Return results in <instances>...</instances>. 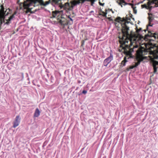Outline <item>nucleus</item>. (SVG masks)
Masks as SVG:
<instances>
[{"instance_id":"f257e3e1","label":"nucleus","mask_w":158,"mask_h":158,"mask_svg":"<svg viewBox=\"0 0 158 158\" xmlns=\"http://www.w3.org/2000/svg\"><path fill=\"white\" fill-rule=\"evenodd\" d=\"M118 20L122 23L121 25L122 37V38L119 37V38L121 40L120 41L121 44L125 45L124 48L127 56H125L124 60L121 62V64L124 66L126 63L127 61V59H128L130 57H132L131 52L134 51V49L136 52L137 57L139 59L142 57L145 52L143 48H139L137 50H135V49L138 47L137 45H133V48H131V46L133 45V44L135 43L136 42L138 37L132 31L129 32L130 30L128 25L130 23L129 22L126 20L124 18L122 19L119 17L117 19L116 21Z\"/></svg>"},{"instance_id":"f03ea898","label":"nucleus","mask_w":158,"mask_h":158,"mask_svg":"<svg viewBox=\"0 0 158 158\" xmlns=\"http://www.w3.org/2000/svg\"><path fill=\"white\" fill-rule=\"evenodd\" d=\"M63 11H56L52 12V17H57L58 18V22L62 26H65L67 25H71L73 23V21L72 19L69 16L68 18L70 19V20L68 21L64 18L62 17ZM51 18H52L51 17Z\"/></svg>"},{"instance_id":"7ed1b4c3","label":"nucleus","mask_w":158,"mask_h":158,"mask_svg":"<svg viewBox=\"0 0 158 158\" xmlns=\"http://www.w3.org/2000/svg\"><path fill=\"white\" fill-rule=\"evenodd\" d=\"M6 11H4V8L2 6H1V9H0V26L3 23L4 24H8L10 23V21L14 18V15L16 14L15 13L14 14L11 16L7 19H5V15L6 14L7 15L8 12L6 14Z\"/></svg>"},{"instance_id":"20e7f679","label":"nucleus","mask_w":158,"mask_h":158,"mask_svg":"<svg viewBox=\"0 0 158 158\" xmlns=\"http://www.w3.org/2000/svg\"><path fill=\"white\" fill-rule=\"evenodd\" d=\"M38 2L41 5L46 6L48 5L49 2V1L47 2L46 3H44L43 0H27V1L25 2L23 4V6L25 8H27V10L28 12L30 11L32 8H30V7L31 5H34V3Z\"/></svg>"},{"instance_id":"39448f33","label":"nucleus","mask_w":158,"mask_h":158,"mask_svg":"<svg viewBox=\"0 0 158 158\" xmlns=\"http://www.w3.org/2000/svg\"><path fill=\"white\" fill-rule=\"evenodd\" d=\"M153 4H155V6H158V0H149L147 2V5H143L142 6L147 9H151L152 6H150V5Z\"/></svg>"},{"instance_id":"423d86ee","label":"nucleus","mask_w":158,"mask_h":158,"mask_svg":"<svg viewBox=\"0 0 158 158\" xmlns=\"http://www.w3.org/2000/svg\"><path fill=\"white\" fill-rule=\"evenodd\" d=\"M113 55L111 53L109 57L103 61V65L105 66H107L108 64L113 60Z\"/></svg>"},{"instance_id":"0eeeda50","label":"nucleus","mask_w":158,"mask_h":158,"mask_svg":"<svg viewBox=\"0 0 158 158\" xmlns=\"http://www.w3.org/2000/svg\"><path fill=\"white\" fill-rule=\"evenodd\" d=\"M59 6L61 8H63L64 9H66L69 10H72L73 7L72 4L69 3H65L64 5H60Z\"/></svg>"},{"instance_id":"6e6552de","label":"nucleus","mask_w":158,"mask_h":158,"mask_svg":"<svg viewBox=\"0 0 158 158\" xmlns=\"http://www.w3.org/2000/svg\"><path fill=\"white\" fill-rule=\"evenodd\" d=\"M20 118L19 115L17 116L15 121L14 122V125L13 126V127L15 128L16 127L19 126V123L20 122Z\"/></svg>"},{"instance_id":"1a4fd4ad","label":"nucleus","mask_w":158,"mask_h":158,"mask_svg":"<svg viewBox=\"0 0 158 158\" xmlns=\"http://www.w3.org/2000/svg\"><path fill=\"white\" fill-rule=\"evenodd\" d=\"M116 2L119 5H120L122 7H123L122 5H125L127 4L131 5V4H129L126 2L124 0H119V1H117Z\"/></svg>"},{"instance_id":"9d476101","label":"nucleus","mask_w":158,"mask_h":158,"mask_svg":"<svg viewBox=\"0 0 158 158\" xmlns=\"http://www.w3.org/2000/svg\"><path fill=\"white\" fill-rule=\"evenodd\" d=\"M157 65H158V61H154L153 63L154 69L153 72L154 73H156L157 72V67L156 66Z\"/></svg>"},{"instance_id":"9b49d317","label":"nucleus","mask_w":158,"mask_h":158,"mask_svg":"<svg viewBox=\"0 0 158 158\" xmlns=\"http://www.w3.org/2000/svg\"><path fill=\"white\" fill-rule=\"evenodd\" d=\"M40 112L38 108H36L35 111L34 116L35 117H38L40 114Z\"/></svg>"},{"instance_id":"f8f14e48","label":"nucleus","mask_w":158,"mask_h":158,"mask_svg":"<svg viewBox=\"0 0 158 158\" xmlns=\"http://www.w3.org/2000/svg\"><path fill=\"white\" fill-rule=\"evenodd\" d=\"M140 63V61H138L137 62L135 63V64L134 65H133L131 66L130 67V69H132L134 68L135 67H136L137 66H138Z\"/></svg>"},{"instance_id":"ddd939ff","label":"nucleus","mask_w":158,"mask_h":158,"mask_svg":"<svg viewBox=\"0 0 158 158\" xmlns=\"http://www.w3.org/2000/svg\"><path fill=\"white\" fill-rule=\"evenodd\" d=\"M148 19H149V24L148 25V26H152V25L151 24V22L153 20V18L151 16H149L148 17Z\"/></svg>"},{"instance_id":"4468645a","label":"nucleus","mask_w":158,"mask_h":158,"mask_svg":"<svg viewBox=\"0 0 158 158\" xmlns=\"http://www.w3.org/2000/svg\"><path fill=\"white\" fill-rule=\"evenodd\" d=\"M60 1V0H50V3H51V1L53 2H54L55 3H57L59 1Z\"/></svg>"},{"instance_id":"2eb2a0df","label":"nucleus","mask_w":158,"mask_h":158,"mask_svg":"<svg viewBox=\"0 0 158 158\" xmlns=\"http://www.w3.org/2000/svg\"><path fill=\"white\" fill-rule=\"evenodd\" d=\"M102 15H103V16L104 17L106 16V15L107 14V13L105 12L104 11H102Z\"/></svg>"},{"instance_id":"dca6fc26","label":"nucleus","mask_w":158,"mask_h":158,"mask_svg":"<svg viewBox=\"0 0 158 158\" xmlns=\"http://www.w3.org/2000/svg\"><path fill=\"white\" fill-rule=\"evenodd\" d=\"M141 29H142V28H140V29H137L136 30V31L137 33H139V32H140V31L141 30Z\"/></svg>"},{"instance_id":"f3484780","label":"nucleus","mask_w":158,"mask_h":158,"mask_svg":"<svg viewBox=\"0 0 158 158\" xmlns=\"http://www.w3.org/2000/svg\"><path fill=\"white\" fill-rule=\"evenodd\" d=\"M87 92V91L86 90H84L83 91L82 93L83 94H86Z\"/></svg>"},{"instance_id":"a211bd4d","label":"nucleus","mask_w":158,"mask_h":158,"mask_svg":"<svg viewBox=\"0 0 158 158\" xmlns=\"http://www.w3.org/2000/svg\"><path fill=\"white\" fill-rule=\"evenodd\" d=\"M133 10H134V13L135 14H136V12H137L136 10H135L134 8L133 9Z\"/></svg>"},{"instance_id":"6ab92c4d","label":"nucleus","mask_w":158,"mask_h":158,"mask_svg":"<svg viewBox=\"0 0 158 158\" xmlns=\"http://www.w3.org/2000/svg\"><path fill=\"white\" fill-rule=\"evenodd\" d=\"M100 5H102V6H103V5H104V3H103V4H101V3H100Z\"/></svg>"},{"instance_id":"aec40b11","label":"nucleus","mask_w":158,"mask_h":158,"mask_svg":"<svg viewBox=\"0 0 158 158\" xmlns=\"http://www.w3.org/2000/svg\"><path fill=\"white\" fill-rule=\"evenodd\" d=\"M84 40H83V41H82V45L84 44Z\"/></svg>"},{"instance_id":"412c9836","label":"nucleus","mask_w":158,"mask_h":158,"mask_svg":"<svg viewBox=\"0 0 158 158\" xmlns=\"http://www.w3.org/2000/svg\"><path fill=\"white\" fill-rule=\"evenodd\" d=\"M143 31H144V32H145L146 31V30H145Z\"/></svg>"},{"instance_id":"4be33fe9","label":"nucleus","mask_w":158,"mask_h":158,"mask_svg":"<svg viewBox=\"0 0 158 158\" xmlns=\"http://www.w3.org/2000/svg\"><path fill=\"white\" fill-rule=\"evenodd\" d=\"M93 12V11H91V12Z\"/></svg>"}]
</instances>
